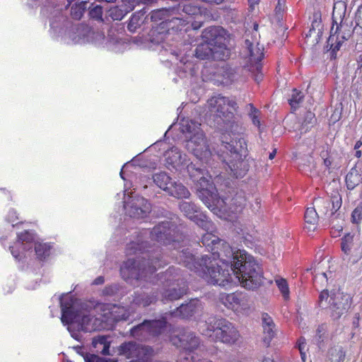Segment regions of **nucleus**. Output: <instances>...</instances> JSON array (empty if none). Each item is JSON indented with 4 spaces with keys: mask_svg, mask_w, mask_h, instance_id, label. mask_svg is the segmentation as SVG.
Segmentation results:
<instances>
[{
    "mask_svg": "<svg viewBox=\"0 0 362 362\" xmlns=\"http://www.w3.org/2000/svg\"><path fill=\"white\" fill-rule=\"evenodd\" d=\"M213 261L216 257L223 267L229 268L240 285L249 290L258 288L262 284V270L253 258L245 250H236L221 240L218 249L211 252Z\"/></svg>",
    "mask_w": 362,
    "mask_h": 362,
    "instance_id": "obj_1",
    "label": "nucleus"
},
{
    "mask_svg": "<svg viewBox=\"0 0 362 362\" xmlns=\"http://www.w3.org/2000/svg\"><path fill=\"white\" fill-rule=\"evenodd\" d=\"M175 255L179 264L194 270L209 284L226 286L233 283H240L229 268L213 261L208 255L202 256L201 259L197 260L188 249L177 251Z\"/></svg>",
    "mask_w": 362,
    "mask_h": 362,
    "instance_id": "obj_2",
    "label": "nucleus"
},
{
    "mask_svg": "<svg viewBox=\"0 0 362 362\" xmlns=\"http://www.w3.org/2000/svg\"><path fill=\"white\" fill-rule=\"evenodd\" d=\"M143 243L132 242L127 245V255H131L140 251L141 257L136 259H128L121 267V274L126 279H144L148 281L157 269L163 266L161 255L158 251L141 252L144 247Z\"/></svg>",
    "mask_w": 362,
    "mask_h": 362,
    "instance_id": "obj_3",
    "label": "nucleus"
},
{
    "mask_svg": "<svg viewBox=\"0 0 362 362\" xmlns=\"http://www.w3.org/2000/svg\"><path fill=\"white\" fill-rule=\"evenodd\" d=\"M60 305L62 322L67 325V329L73 338L79 339V331L90 332L106 329V325L103 324L100 315V317H94L86 311L76 310V303L72 299L68 301L66 298L62 297Z\"/></svg>",
    "mask_w": 362,
    "mask_h": 362,
    "instance_id": "obj_4",
    "label": "nucleus"
},
{
    "mask_svg": "<svg viewBox=\"0 0 362 362\" xmlns=\"http://www.w3.org/2000/svg\"><path fill=\"white\" fill-rule=\"evenodd\" d=\"M187 170L195 184L198 197L203 203L214 214L226 211V201L218 197L208 172L192 163L187 165Z\"/></svg>",
    "mask_w": 362,
    "mask_h": 362,
    "instance_id": "obj_5",
    "label": "nucleus"
},
{
    "mask_svg": "<svg viewBox=\"0 0 362 362\" xmlns=\"http://www.w3.org/2000/svg\"><path fill=\"white\" fill-rule=\"evenodd\" d=\"M221 146L230 153V158L224 161L230 170V174L236 178L243 177L249 169V165L245 160L248 155L246 141L240 135L228 138L227 135L222 137Z\"/></svg>",
    "mask_w": 362,
    "mask_h": 362,
    "instance_id": "obj_6",
    "label": "nucleus"
},
{
    "mask_svg": "<svg viewBox=\"0 0 362 362\" xmlns=\"http://www.w3.org/2000/svg\"><path fill=\"white\" fill-rule=\"evenodd\" d=\"M199 329L203 335L226 344H234L240 337L237 328L223 318L210 317Z\"/></svg>",
    "mask_w": 362,
    "mask_h": 362,
    "instance_id": "obj_7",
    "label": "nucleus"
},
{
    "mask_svg": "<svg viewBox=\"0 0 362 362\" xmlns=\"http://www.w3.org/2000/svg\"><path fill=\"white\" fill-rule=\"evenodd\" d=\"M346 13L344 2H338L334 5L332 11L333 25L330 30V35L327 44L332 52L339 50L341 45L351 36L354 30L347 23L343 22Z\"/></svg>",
    "mask_w": 362,
    "mask_h": 362,
    "instance_id": "obj_8",
    "label": "nucleus"
},
{
    "mask_svg": "<svg viewBox=\"0 0 362 362\" xmlns=\"http://www.w3.org/2000/svg\"><path fill=\"white\" fill-rule=\"evenodd\" d=\"M319 305L322 308H328L329 316L333 320H337L348 313L351 305L350 295L341 291L332 292L329 295L327 291H323L319 296Z\"/></svg>",
    "mask_w": 362,
    "mask_h": 362,
    "instance_id": "obj_9",
    "label": "nucleus"
},
{
    "mask_svg": "<svg viewBox=\"0 0 362 362\" xmlns=\"http://www.w3.org/2000/svg\"><path fill=\"white\" fill-rule=\"evenodd\" d=\"M171 341L175 346L185 351L180 356V362H204L197 354L192 353L198 347L199 339L192 331L183 330L177 336L173 337Z\"/></svg>",
    "mask_w": 362,
    "mask_h": 362,
    "instance_id": "obj_10",
    "label": "nucleus"
},
{
    "mask_svg": "<svg viewBox=\"0 0 362 362\" xmlns=\"http://www.w3.org/2000/svg\"><path fill=\"white\" fill-rule=\"evenodd\" d=\"M151 238L165 245H172L174 250L180 248L181 235L176 226L170 222H162L153 227L150 233Z\"/></svg>",
    "mask_w": 362,
    "mask_h": 362,
    "instance_id": "obj_11",
    "label": "nucleus"
},
{
    "mask_svg": "<svg viewBox=\"0 0 362 362\" xmlns=\"http://www.w3.org/2000/svg\"><path fill=\"white\" fill-rule=\"evenodd\" d=\"M206 107L210 116L220 117L223 121L230 120L233 117V112L238 108L235 101L221 95L210 98Z\"/></svg>",
    "mask_w": 362,
    "mask_h": 362,
    "instance_id": "obj_12",
    "label": "nucleus"
},
{
    "mask_svg": "<svg viewBox=\"0 0 362 362\" xmlns=\"http://www.w3.org/2000/svg\"><path fill=\"white\" fill-rule=\"evenodd\" d=\"M119 354L129 359V362H150L153 350L134 341L124 342L119 347Z\"/></svg>",
    "mask_w": 362,
    "mask_h": 362,
    "instance_id": "obj_13",
    "label": "nucleus"
},
{
    "mask_svg": "<svg viewBox=\"0 0 362 362\" xmlns=\"http://www.w3.org/2000/svg\"><path fill=\"white\" fill-rule=\"evenodd\" d=\"M124 209L126 214L134 218L146 217L151 211V204L144 197L133 195V192H128V197L124 194Z\"/></svg>",
    "mask_w": 362,
    "mask_h": 362,
    "instance_id": "obj_14",
    "label": "nucleus"
},
{
    "mask_svg": "<svg viewBox=\"0 0 362 362\" xmlns=\"http://www.w3.org/2000/svg\"><path fill=\"white\" fill-rule=\"evenodd\" d=\"M165 325L166 320L164 318L157 320H145L143 323L131 329V335L138 339L146 340L151 337L159 334Z\"/></svg>",
    "mask_w": 362,
    "mask_h": 362,
    "instance_id": "obj_15",
    "label": "nucleus"
},
{
    "mask_svg": "<svg viewBox=\"0 0 362 362\" xmlns=\"http://www.w3.org/2000/svg\"><path fill=\"white\" fill-rule=\"evenodd\" d=\"M94 310L100 313L103 324L106 328L109 325L120 320H127L129 318V313L124 307L111 304H98Z\"/></svg>",
    "mask_w": 362,
    "mask_h": 362,
    "instance_id": "obj_16",
    "label": "nucleus"
},
{
    "mask_svg": "<svg viewBox=\"0 0 362 362\" xmlns=\"http://www.w3.org/2000/svg\"><path fill=\"white\" fill-rule=\"evenodd\" d=\"M187 148L203 162H207L211 156V151L203 132L192 135L187 142Z\"/></svg>",
    "mask_w": 362,
    "mask_h": 362,
    "instance_id": "obj_17",
    "label": "nucleus"
},
{
    "mask_svg": "<svg viewBox=\"0 0 362 362\" xmlns=\"http://www.w3.org/2000/svg\"><path fill=\"white\" fill-rule=\"evenodd\" d=\"M264 48L259 46L257 39L253 36L246 34L243 54L244 57L248 58L251 65L259 64L263 58Z\"/></svg>",
    "mask_w": 362,
    "mask_h": 362,
    "instance_id": "obj_18",
    "label": "nucleus"
},
{
    "mask_svg": "<svg viewBox=\"0 0 362 362\" xmlns=\"http://www.w3.org/2000/svg\"><path fill=\"white\" fill-rule=\"evenodd\" d=\"M166 167L172 170L180 171L189 165L187 155L182 153L177 147H172L165 152Z\"/></svg>",
    "mask_w": 362,
    "mask_h": 362,
    "instance_id": "obj_19",
    "label": "nucleus"
},
{
    "mask_svg": "<svg viewBox=\"0 0 362 362\" xmlns=\"http://www.w3.org/2000/svg\"><path fill=\"white\" fill-rule=\"evenodd\" d=\"M34 235L32 233L25 231L18 235V241L15 246L10 247L12 255L17 259H21L24 251H28L33 247Z\"/></svg>",
    "mask_w": 362,
    "mask_h": 362,
    "instance_id": "obj_20",
    "label": "nucleus"
},
{
    "mask_svg": "<svg viewBox=\"0 0 362 362\" xmlns=\"http://www.w3.org/2000/svg\"><path fill=\"white\" fill-rule=\"evenodd\" d=\"M202 309V304L198 299H192L189 303L182 304L168 314L173 317L182 319L189 318L199 313Z\"/></svg>",
    "mask_w": 362,
    "mask_h": 362,
    "instance_id": "obj_21",
    "label": "nucleus"
},
{
    "mask_svg": "<svg viewBox=\"0 0 362 362\" xmlns=\"http://www.w3.org/2000/svg\"><path fill=\"white\" fill-rule=\"evenodd\" d=\"M90 33V29L88 26L78 24L72 28L69 32L67 36V44H83L88 40V35Z\"/></svg>",
    "mask_w": 362,
    "mask_h": 362,
    "instance_id": "obj_22",
    "label": "nucleus"
},
{
    "mask_svg": "<svg viewBox=\"0 0 362 362\" xmlns=\"http://www.w3.org/2000/svg\"><path fill=\"white\" fill-rule=\"evenodd\" d=\"M224 30L219 26H210L202 31V37L204 42L211 46L221 43L223 40Z\"/></svg>",
    "mask_w": 362,
    "mask_h": 362,
    "instance_id": "obj_23",
    "label": "nucleus"
},
{
    "mask_svg": "<svg viewBox=\"0 0 362 362\" xmlns=\"http://www.w3.org/2000/svg\"><path fill=\"white\" fill-rule=\"evenodd\" d=\"M141 0H123L124 3H128L122 5L121 6H114L110 8L108 11L109 16L114 21H121L129 12L132 11L136 4Z\"/></svg>",
    "mask_w": 362,
    "mask_h": 362,
    "instance_id": "obj_24",
    "label": "nucleus"
},
{
    "mask_svg": "<svg viewBox=\"0 0 362 362\" xmlns=\"http://www.w3.org/2000/svg\"><path fill=\"white\" fill-rule=\"evenodd\" d=\"M220 300L226 308L235 310L245 305L244 296L238 293H223L220 296Z\"/></svg>",
    "mask_w": 362,
    "mask_h": 362,
    "instance_id": "obj_25",
    "label": "nucleus"
},
{
    "mask_svg": "<svg viewBox=\"0 0 362 362\" xmlns=\"http://www.w3.org/2000/svg\"><path fill=\"white\" fill-rule=\"evenodd\" d=\"M158 299V293L152 291L147 293L143 291H138L132 296V303L142 307L148 306L156 302Z\"/></svg>",
    "mask_w": 362,
    "mask_h": 362,
    "instance_id": "obj_26",
    "label": "nucleus"
},
{
    "mask_svg": "<svg viewBox=\"0 0 362 362\" xmlns=\"http://www.w3.org/2000/svg\"><path fill=\"white\" fill-rule=\"evenodd\" d=\"M110 337L105 335H98L93 338L92 346L93 351L103 355H110Z\"/></svg>",
    "mask_w": 362,
    "mask_h": 362,
    "instance_id": "obj_27",
    "label": "nucleus"
},
{
    "mask_svg": "<svg viewBox=\"0 0 362 362\" xmlns=\"http://www.w3.org/2000/svg\"><path fill=\"white\" fill-rule=\"evenodd\" d=\"M169 195L177 199H187L190 192L181 182L172 181L165 191Z\"/></svg>",
    "mask_w": 362,
    "mask_h": 362,
    "instance_id": "obj_28",
    "label": "nucleus"
},
{
    "mask_svg": "<svg viewBox=\"0 0 362 362\" xmlns=\"http://www.w3.org/2000/svg\"><path fill=\"white\" fill-rule=\"evenodd\" d=\"M262 327L264 332V342L268 346L275 336V325L272 317L267 314L262 315Z\"/></svg>",
    "mask_w": 362,
    "mask_h": 362,
    "instance_id": "obj_29",
    "label": "nucleus"
},
{
    "mask_svg": "<svg viewBox=\"0 0 362 362\" xmlns=\"http://www.w3.org/2000/svg\"><path fill=\"white\" fill-rule=\"evenodd\" d=\"M187 288L185 284L182 286L177 285L166 289L163 293V300H176L187 293Z\"/></svg>",
    "mask_w": 362,
    "mask_h": 362,
    "instance_id": "obj_30",
    "label": "nucleus"
},
{
    "mask_svg": "<svg viewBox=\"0 0 362 362\" xmlns=\"http://www.w3.org/2000/svg\"><path fill=\"white\" fill-rule=\"evenodd\" d=\"M151 21L155 22V23H158L159 21H161L160 23V24H163L165 23H170L175 20L180 21V18H174V17L170 19L169 11L165 8L153 11L151 13Z\"/></svg>",
    "mask_w": 362,
    "mask_h": 362,
    "instance_id": "obj_31",
    "label": "nucleus"
},
{
    "mask_svg": "<svg viewBox=\"0 0 362 362\" xmlns=\"http://www.w3.org/2000/svg\"><path fill=\"white\" fill-rule=\"evenodd\" d=\"M200 123L192 119H184L180 122V130L183 134L196 135L202 133L200 130Z\"/></svg>",
    "mask_w": 362,
    "mask_h": 362,
    "instance_id": "obj_32",
    "label": "nucleus"
},
{
    "mask_svg": "<svg viewBox=\"0 0 362 362\" xmlns=\"http://www.w3.org/2000/svg\"><path fill=\"white\" fill-rule=\"evenodd\" d=\"M305 222L306 228L309 231H313L316 228V225L318 221L319 216L314 207H309L305 212Z\"/></svg>",
    "mask_w": 362,
    "mask_h": 362,
    "instance_id": "obj_33",
    "label": "nucleus"
},
{
    "mask_svg": "<svg viewBox=\"0 0 362 362\" xmlns=\"http://www.w3.org/2000/svg\"><path fill=\"white\" fill-rule=\"evenodd\" d=\"M346 184L349 189L352 190L362 181V177L355 168H352L346 176Z\"/></svg>",
    "mask_w": 362,
    "mask_h": 362,
    "instance_id": "obj_34",
    "label": "nucleus"
},
{
    "mask_svg": "<svg viewBox=\"0 0 362 362\" xmlns=\"http://www.w3.org/2000/svg\"><path fill=\"white\" fill-rule=\"evenodd\" d=\"M344 358L345 353L341 346H336L328 350L326 362H343Z\"/></svg>",
    "mask_w": 362,
    "mask_h": 362,
    "instance_id": "obj_35",
    "label": "nucleus"
},
{
    "mask_svg": "<svg viewBox=\"0 0 362 362\" xmlns=\"http://www.w3.org/2000/svg\"><path fill=\"white\" fill-rule=\"evenodd\" d=\"M211 232L212 231H207L206 233L203 235L202 242L204 246L211 247L212 252L214 250L218 248L222 240L219 239Z\"/></svg>",
    "mask_w": 362,
    "mask_h": 362,
    "instance_id": "obj_36",
    "label": "nucleus"
},
{
    "mask_svg": "<svg viewBox=\"0 0 362 362\" xmlns=\"http://www.w3.org/2000/svg\"><path fill=\"white\" fill-rule=\"evenodd\" d=\"M212 54L213 46H211L206 42H203L199 45L194 51L195 57L202 60L212 57Z\"/></svg>",
    "mask_w": 362,
    "mask_h": 362,
    "instance_id": "obj_37",
    "label": "nucleus"
},
{
    "mask_svg": "<svg viewBox=\"0 0 362 362\" xmlns=\"http://www.w3.org/2000/svg\"><path fill=\"white\" fill-rule=\"evenodd\" d=\"M180 209L186 217L192 221L199 213L197 206L194 204L188 202H182L180 204Z\"/></svg>",
    "mask_w": 362,
    "mask_h": 362,
    "instance_id": "obj_38",
    "label": "nucleus"
},
{
    "mask_svg": "<svg viewBox=\"0 0 362 362\" xmlns=\"http://www.w3.org/2000/svg\"><path fill=\"white\" fill-rule=\"evenodd\" d=\"M153 182L160 189L166 191L172 182L171 178L165 172L156 173L153 176Z\"/></svg>",
    "mask_w": 362,
    "mask_h": 362,
    "instance_id": "obj_39",
    "label": "nucleus"
},
{
    "mask_svg": "<svg viewBox=\"0 0 362 362\" xmlns=\"http://www.w3.org/2000/svg\"><path fill=\"white\" fill-rule=\"evenodd\" d=\"M88 4H89L88 1H82L73 5L71 8V16L72 18L80 20L87 10Z\"/></svg>",
    "mask_w": 362,
    "mask_h": 362,
    "instance_id": "obj_40",
    "label": "nucleus"
},
{
    "mask_svg": "<svg viewBox=\"0 0 362 362\" xmlns=\"http://www.w3.org/2000/svg\"><path fill=\"white\" fill-rule=\"evenodd\" d=\"M230 55V50L223 44L222 41L221 43H218L213 46V54L212 57L217 60H225Z\"/></svg>",
    "mask_w": 362,
    "mask_h": 362,
    "instance_id": "obj_41",
    "label": "nucleus"
},
{
    "mask_svg": "<svg viewBox=\"0 0 362 362\" xmlns=\"http://www.w3.org/2000/svg\"><path fill=\"white\" fill-rule=\"evenodd\" d=\"M197 0L186 2L182 6V11L189 16H198L202 13V8L197 3Z\"/></svg>",
    "mask_w": 362,
    "mask_h": 362,
    "instance_id": "obj_42",
    "label": "nucleus"
},
{
    "mask_svg": "<svg viewBox=\"0 0 362 362\" xmlns=\"http://www.w3.org/2000/svg\"><path fill=\"white\" fill-rule=\"evenodd\" d=\"M192 221L206 232L213 231L214 230L213 223L209 220L205 215L201 213H199Z\"/></svg>",
    "mask_w": 362,
    "mask_h": 362,
    "instance_id": "obj_43",
    "label": "nucleus"
},
{
    "mask_svg": "<svg viewBox=\"0 0 362 362\" xmlns=\"http://www.w3.org/2000/svg\"><path fill=\"white\" fill-rule=\"evenodd\" d=\"M87 10H88V15L90 18L103 21V8L101 6L89 3Z\"/></svg>",
    "mask_w": 362,
    "mask_h": 362,
    "instance_id": "obj_44",
    "label": "nucleus"
},
{
    "mask_svg": "<svg viewBox=\"0 0 362 362\" xmlns=\"http://www.w3.org/2000/svg\"><path fill=\"white\" fill-rule=\"evenodd\" d=\"M275 282L284 300H288L290 298V291L286 280L285 279L280 278L276 279Z\"/></svg>",
    "mask_w": 362,
    "mask_h": 362,
    "instance_id": "obj_45",
    "label": "nucleus"
},
{
    "mask_svg": "<svg viewBox=\"0 0 362 362\" xmlns=\"http://www.w3.org/2000/svg\"><path fill=\"white\" fill-rule=\"evenodd\" d=\"M315 203L320 213L327 215L331 208V199L318 197L315 199Z\"/></svg>",
    "mask_w": 362,
    "mask_h": 362,
    "instance_id": "obj_46",
    "label": "nucleus"
},
{
    "mask_svg": "<svg viewBox=\"0 0 362 362\" xmlns=\"http://www.w3.org/2000/svg\"><path fill=\"white\" fill-rule=\"evenodd\" d=\"M50 246L47 243H35V250L40 259H45L49 254Z\"/></svg>",
    "mask_w": 362,
    "mask_h": 362,
    "instance_id": "obj_47",
    "label": "nucleus"
},
{
    "mask_svg": "<svg viewBox=\"0 0 362 362\" xmlns=\"http://www.w3.org/2000/svg\"><path fill=\"white\" fill-rule=\"evenodd\" d=\"M354 236L351 234H346L343 237L341 242V248L342 252L349 255L353 246Z\"/></svg>",
    "mask_w": 362,
    "mask_h": 362,
    "instance_id": "obj_48",
    "label": "nucleus"
},
{
    "mask_svg": "<svg viewBox=\"0 0 362 362\" xmlns=\"http://www.w3.org/2000/svg\"><path fill=\"white\" fill-rule=\"evenodd\" d=\"M303 98L304 95L302 92L293 89L291 97L288 99V103L292 108H296L302 103Z\"/></svg>",
    "mask_w": 362,
    "mask_h": 362,
    "instance_id": "obj_49",
    "label": "nucleus"
},
{
    "mask_svg": "<svg viewBox=\"0 0 362 362\" xmlns=\"http://www.w3.org/2000/svg\"><path fill=\"white\" fill-rule=\"evenodd\" d=\"M144 16L143 13H134L132 15L131 19L127 25V28L131 32H135L137 28L141 25V17Z\"/></svg>",
    "mask_w": 362,
    "mask_h": 362,
    "instance_id": "obj_50",
    "label": "nucleus"
},
{
    "mask_svg": "<svg viewBox=\"0 0 362 362\" xmlns=\"http://www.w3.org/2000/svg\"><path fill=\"white\" fill-rule=\"evenodd\" d=\"M316 119L315 115L311 112H308L305 115L301 130H304V132H306L309 128L314 125Z\"/></svg>",
    "mask_w": 362,
    "mask_h": 362,
    "instance_id": "obj_51",
    "label": "nucleus"
},
{
    "mask_svg": "<svg viewBox=\"0 0 362 362\" xmlns=\"http://www.w3.org/2000/svg\"><path fill=\"white\" fill-rule=\"evenodd\" d=\"M286 8L285 0H278V3L275 7V17L278 21L283 18V15Z\"/></svg>",
    "mask_w": 362,
    "mask_h": 362,
    "instance_id": "obj_52",
    "label": "nucleus"
},
{
    "mask_svg": "<svg viewBox=\"0 0 362 362\" xmlns=\"http://www.w3.org/2000/svg\"><path fill=\"white\" fill-rule=\"evenodd\" d=\"M298 347L300 354L301 359L303 362L306 358V340L304 337H300L298 341Z\"/></svg>",
    "mask_w": 362,
    "mask_h": 362,
    "instance_id": "obj_53",
    "label": "nucleus"
},
{
    "mask_svg": "<svg viewBox=\"0 0 362 362\" xmlns=\"http://www.w3.org/2000/svg\"><path fill=\"white\" fill-rule=\"evenodd\" d=\"M351 220L353 223H358L362 220V206H356L351 214Z\"/></svg>",
    "mask_w": 362,
    "mask_h": 362,
    "instance_id": "obj_54",
    "label": "nucleus"
},
{
    "mask_svg": "<svg viewBox=\"0 0 362 362\" xmlns=\"http://www.w3.org/2000/svg\"><path fill=\"white\" fill-rule=\"evenodd\" d=\"M223 71L222 75L226 79V81L224 83H227L228 82L233 81L235 79L234 71L231 68L228 66L223 67Z\"/></svg>",
    "mask_w": 362,
    "mask_h": 362,
    "instance_id": "obj_55",
    "label": "nucleus"
},
{
    "mask_svg": "<svg viewBox=\"0 0 362 362\" xmlns=\"http://www.w3.org/2000/svg\"><path fill=\"white\" fill-rule=\"evenodd\" d=\"M327 331V325L325 324H322L318 326L316 330V336L315 339L317 343L319 344L323 341L324 335Z\"/></svg>",
    "mask_w": 362,
    "mask_h": 362,
    "instance_id": "obj_56",
    "label": "nucleus"
},
{
    "mask_svg": "<svg viewBox=\"0 0 362 362\" xmlns=\"http://www.w3.org/2000/svg\"><path fill=\"white\" fill-rule=\"evenodd\" d=\"M86 362H105V360L93 354H81Z\"/></svg>",
    "mask_w": 362,
    "mask_h": 362,
    "instance_id": "obj_57",
    "label": "nucleus"
},
{
    "mask_svg": "<svg viewBox=\"0 0 362 362\" xmlns=\"http://www.w3.org/2000/svg\"><path fill=\"white\" fill-rule=\"evenodd\" d=\"M250 115H251L253 124L257 127H259L260 121H259V119L258 117V110L253 106H251Z\"/></svg>",
    "mask_w": 362,
    "mask_h": 362,
    "instance_id": "obj_58",
    "label": "nucleus"
},
{
    "mask_svg": "<svg viewBox=\"0 0 362 362\" xmlns=\"http://www.w3.org/2000/svg\"><path fill=\"white\" fill-rule=\"evenodd\" d=\"M254 69L257 71V74H255L254 78L255 81L259 83L263 78V74L261 72L262 66L259 64H254Z\"/></svg>",
    "mask_w": 362,
    "mask_h": 362,
    "instance_id": "obj_59",
    "label": "nucleus"
},
{
    "mask_svg": "<svg viewBox=\"0 0 362 362\" xmlns=\"http://www.w3.org/2000/svg\"><path fill=\"white\" fill-rule=\"evenodd\" d=\"M341 199H337L336 201L331 199V206L332 207L331 209V213L329 216H332L341 206Z\"/></svg>",
    "mask_w": 362,
    "mask_h": 362,
    "instance_id": "obj_60",
    "label": "nucleus"
},
{
    "mask_svg": "<svg viewBox=\"0 0 362 362\" xmlns=\"http://www.w3.org/2000/svg\"><path fill=\"white\" fill-rule=\"evenodd\" d=\"M156 30H152L151 31V42H153V43H159L160 42H162L164 39V34L163 33H158V36L157 37V38H155L153 37V36L155 35V33H156Z\"/></svg>",
    "mask_w": 362,
    "mask_h": 362,
    "instance_id": "obj_61",
    "label": "nucleus"
},
{
    "mask_svg": "<svg viewBox=\"0 0 362 362\" xmlns=\"http://www.w3.org/2000/svg\"><path fill=\"white\" fill-rule=\"evenodd\" d=\"M7 219L8 222L12 223V226H14V222L16 219H18L16 212L13 210H11L8 212Z\"/></svg>",
    "mask_w": 362,
    "mask_h": 362,
    "instance_id": "obj_62",
    "label": "nucleus"
},
{
    "mask_svg": "<svg viewBox=\"0 0 362 362\" xmlns=\"http://www.w3.org/2000/svg\"><path fill=\"white\" fill-rule=\"evenodd\" d=\"M261 199L259 198L255 199V204L252 205V210L254 211H257L260 208Z\"/></svg>",
    "mask_w": 362,
    "mask_h": 362,
    "instance_id": "obj_63",
    "label": "nucleus"
},
{
    "mask_svg": "<svg viewBox=\"0 0 362 362\" xmlns=\"http://www.w3.org/2000/svg\"><path fill=\"white\" fill-rule=\"evenodd\" d=\"M103 283H104V278L103 276H98L93 281V284H95V285H99V284H102Z\"/></svg>",
    "mask_w": 362,
    "mask_h": 362,
    "instance_id": "obj_64",
    "label": "nucleus"
}]
</instances>
